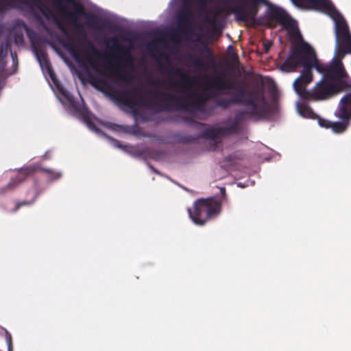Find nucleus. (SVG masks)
I'll use <instances>...</instances> for the list:
<instances>
[{
	"label": "nucleus",
	"mask_w": 351,
	"mask_h": 351,
	"mask_svg": "<svg viewBox=\"0 0 351 351\" xmlns=\"http://www.w3.org/2000/svg\"><path fill=\"white\" fill-rule=\"evenodd\" d=\"M301 66L303 69L293 82V88L303 99H328L347 85V75L342 62L335 60V64L328 65L317 62L313 51L306 43H300L291 50L280 69L289 73Z\"/></svg>",
	"instance_id": "nucleus-1"
},
{
	"label": "nucleus",
	"mask_w": 351,
	"mask_h": 351,
	"mask_svg": "<svg viewBox=\"0 0 351 351\" xmlns=\"http://www.w3.org/2000/svg\"><path fill=\"white\" fill-rule=\"evenodd\" d=\"M154 99L160 96L162 104L160 110H182L185 111H202L210 97V92L203 95H196L188 93L184 95H178L167 91H147Z\"/></svg>",
	"instance_id": "nucleus-2"
},
{
	"label": "nucleus",
	"mask_w": 351,
	"mask_h": 351,
	"mask_svg": "<svg viewBox=\"0 0 351 351\" xmlns=\"http://www.w3.org/2000/svg\"><path fill=\"white\" fill-rule=\"evenodd\" d=\"M221 206V200L216 197L199 198L194 202L193 208H188V213L194 223L204 226L220 214Z\"/></svg>",
	"instance_id": "nucleus-3"
},
{
	"label": "nucleus",
	"mask_w": 351,
	"mask_h": 351,
	"mask_svg": "<svg viewBox=\"0 0 351 351\" xmlns=\"http://www.w3.org/2000/svg\"><path fill=\"white\" fill-rule=\"evenodd\" d=\"M93 81L101 87L110 90V97L121 105L130 108L146 106L145 96L140 93V89L138 86H133L130 88H125L121 90H112L110 84L103 78L95 77Z\"/></svg>",
	"instance_id": "nucleus-4"
},
{
	"label": "nucleus",
	"mask_w": 351,
	"mask_h": 351,
	"mask_svg": "<svg viewBox=\"0 0 351 351\" xmlns=\"http://www.w3.org/2000/svg\"><path fill=\"white\" fill-rule=\"evenodd\" d=\"M21 3L28 5L31 9L33 10L32 5L36 7L47 19L53 16V19L55 21L56 25L60 32L66 36V38L63 45L68 49L72 56L77 60H80V52L76 47L75 43L73 42V38L69 33L67 29L64 25L58 20V19L53 15L51 10L42 0H23Z\"/></svg>",
	"instance_id": "nucleus-5"
},
{
	"label": "nucleus",
	"mask_w": 351,
	"mask_h": 351,
	"mask_svg": "<svg viewBox=\"0 0 351 351\" xmlns=\"http://www.w3.org/2000/svg\"><path fill=\"white\" fill-rule=\"evenodd\" d=\"M347 53H351V34L347 23L342 19L336 23L335 56L331 64L335 60L341 62Z\"/></svg>",
	"instance_id": "nucleus-6"
},
{
	"label": "nucleus",
	"mask_w": 351,
	"mask_h": 351,
	"mask_svg": "<svg viewBox=\"0 0 351 351\" xmlns=\"http://www.w3.org/2000/svg\"><path fill=\"white\" fill-rule=\"evenodd\" d=\"M233 90H236L237 94L232 97L239 98L240 100L239 102L236 104L250 106V114L252 116H261L266 112L264 109L260 108L257 104V101L265 103V97L263 90H253L247 93L245 89L240 86H234Z\"/></svg>",
	"instance_id": "nucleus-7"
},
{
	"label": "nucleus",
	"mask_w": 351,
	"mask_h": 351,
	"mask_svg": "<svg viewBox=\"0 0 351 351\" xmlns=\"http://www.w3.org/2000/svg\"><path fill=\"white\" fill-rule=\"evenodd\" d=\"M53 7L72 25L78 23L80 17L85 14L84 5L74 0H50Z\"/></svg>",
	"instance_id": "nucleus-8"
},
{
	"label": "nucleus",
	"mask_w": 351,
	"mask_h": 351,
	"mask_svg": "<svg viewBox=\"0 0 351 351\" xmlns=\"http://www.w3.org/2000/svg\"><path fill=\"white\" fill-rule=\"evenodd\" d=\"M245 114V112L240 111L236 114L234 120L230 125L206 128L202 132V136L206 138L215 140L220 137L238 134L241 131L239 123L243 119Z\"/></svg>",
	"instance_id": "nucleus-9"
},
{
	"label": "nucleus",
	"mask_w": 351,
	"mask_h": 351,
	"mask_svg": "<svg viewBox=\"0 0 351 351\" xmlns=\"http://www.w3.org/2000/svg\"><path fill=\"white\" fill-rule=\"evenodd\" d=\"M225 74L215 75L212 78H208L205 83V88L210 90V97L228 94L226 90H233L235 83L224 78Z\"/></svg>",
	"instance_id": "nucleus-10"
},
{
	"label": "nucleus",
	"mask_w": 351,
	"mask_h": 351,
	"mask_svg": "<svg viewBox=\"0 0 351 351\" xmlns=\"http://www.w3.org/2000/svg\"><path fill=\"white\" fill-rule=\"evenodd\" d=\"M160 69L161 70H165L170 75H178L180 77V80L169 79L167 81L169 88H180L182 92H185V90H189L191 88V79L189 75L186 74L181 69L175 67L171 64H168L167 66H165L163 64H160ZM165 82H166V81Z\"/></svg>",
	"instance_id": "nucleus-11"
},
{
	"label": "nucleus",
	"mask_w": 351,
	"mask_h": 351,
	"mask_svg": "<svg viewBox=\"0 0 351 351\" xmlns=\"http://www.w3.org/2000/svg\"><path fill=\"white\" fill-rule=\"evenodd\" d=\"M74 28L75 33L77 36L79 40H82L83 42L81 43L82 45H84V43H86L88 47V51L85 53V58L87 60L88 64L95 68V61L91 57V55H94L96 57H100L101 56L99 51L95 47L93 43L87 38L86 32L84 28V25L80 23H76L73 25Z\"/></svg>",
	"instance_id": "nucleus-12"
},
{
	"label": "nucleus",
	"mask_w": 351,
	"mask_h": 351,
	"mask_svg": "<svg viewBox=\"0 0 351 351\" xmlns=\"http://www.w3.org/2000/svg\"><path fill=\"white\" fill-rule=\"evenodd\" d=\"M35 171L34 167L29 166L21 168L14 178H12L9 183L4 187L0 189V193H5L8 191L16 189L21 182L27 179Z\"/></svg>",
	"instance_id": "nucleus-13"
},
{
	"label": "nucleus",
	"mask_w": 351,
	"mask_h": 351,
	"mask_svg": "<svg viewBox=\"0 0 351 351\" xmlns=\"http://www.w3.org/2000/svg\"><path fill=\"white\" fill-rule=\"evenodd\" d=\"M112 49L116 50L119 56L115 57V59L123 64V66L126 67H132L134 63V58L130 53V49L121 45L119 43L117 40L114 39L113 45L111 46Z\"/></svg>",
	"instance_id": "nucleus-14"
},
{
	"label": "nucleus",
	"mask_w": 351,
	"mask_h": 351,
	"mask_svg": "<svg viewBox=\"0 0 351 351\" xmlns=\"http://www.w3.org/2000/svg\"><path fill=\"white\" fill-rule=\"evenodd\" d=\"M269 17L281 24L285 29H289L293 27V23L289 14L282 9L271 6L269 10Z\"/></svg>",
	"instance_id": "nucleus-15"
},
{
	"label": "nucleus",
	"mask_w": 351,
	"mask_h": 351,
	"mask_svg": "<svg viewBox=\"0 0 351 351\" xmlns=\"http://www.w3.org/2000/svg\"><path fill=\"white\" fill-rule=\"evenodd\" d=\"M298 7L325 9L330 12L335 11V8L329 0H291Z\"/></svg>",
	"instance_id": "nucleus-16"
},
{
	"label": "nucleus",
	"mask_w": 351,
	"mask_h": 351,
	"mask_svg": "<svg viewBox=\"0 0 351 351\" xmlns=\"http://www.w3.org/2000/svg\"><path fill=\"white\" fill-rule=\"evenodd\" d=\"M193 12L189 9L182 10L178 16V31L186 32L193 20Z\"/></svg>",
	"instance_id": "nucleus-17"
},
{
	"label": "nucleus",
	"mask_w": 351,
	"mask_h": 351,
	"mask_svg": "<svg viewBox=\"0 0 351 351\" xmlns=\"http://www.w3.org/2000/svg\"><path fill=\"white\" fill-rule=\"evenodd\" d=\"M239 98L233 97H221L215 100V104L217 106L221 108L222 109H228L230 106L237 104L236 103L239 102Z\"/></svg>",
	"instance_id": "nucleus-18"
},
{
	"label": "nucleus",
	"mask_w": 351,
	"mask_h": 351,
	"mask_svg": "<svg viewBox=\"0 0 351 351\" xmlns=\"http://www.w3.org/2000/svg\"><path fill=\"white\" fill-rule=\"evenodd\" d=\"M187 64L191 65L197 69H207V64L199 57L195 56L192 54H189L187 56Z\"/></svg>",
	"instance_id": "nucleus-19"
},
{
	"label": "nucleus",
	"mask_w": 351,
	"mask_h": 351,
	"mask_svg": "<svg viewBox=\"0 0 351 351\" xmlns=\"http://www.w3.org/2000/svg\"><path fill=\"white\" fill-rule=\"evenodd\" d=\"M300 114L305 117L316 119L318 116L313 112V109L308 105L302 104L299 108Z\"/></svg>",
	"instance_id": "nucleus-20"
},
{
	"label": "nucleus",
	"mask_w": 351,
	"mask_h": 351,
	"mask_svg": "<svg viewBox=\"0 0 351 351\" xmlns=\"http://www.w3.org/2000/svg\"><path fill=\"white\" fill-rule=\"evenodd\" d=\"M114 74L118 80L123 81L127 85L130 84L134 79L133 75L128 71L121 72L119 71H115Z\"/></svg>",
	"instance_id": "nucleus-21"
},
{
	"label": "nucleus",
	"mask_w": 351,
	"mask_h": 351,
	"mask_svg": "<svg viewBox=\"0 0 351 351\" xmlns=\"http://www.w3.org/2000/svg\"><path fill=\"white\" fill-rule=\"evenodd\" d=\"M36 56L40 66L42 67L45 66L48 71L51 72V66L47 53L44 51H40L36 53Z\"/></svg>",
	"instance_id": "nucleus-22"
},
{
	"label": "nucleus",
	"mask_w": 351,
	"mask_h": 351,
	"mask_svg": "<svg viewBox=\"0 0 351 351\" xmlns=\"http://www.w3.org/2000/svg\"><path fill=\"white\" fill-rule=\"evenodd\" d=\"M223 12L222 9H218L216 12V14L213 15L206 14L204 19L205 23L209 24L213 27V29H216L217 24L218 22L217 14Z\"/></svg>",
	"instance_id": "nucleus-23"
},
{
	"label": "nucleus",
	"mask_w": 351,
	"mask_h": 351,
	"mask_svg": "<svg viewBox=\"0 0 351 351\" xmlns=\"http://www.w3.org/2000/svg\"><path fill=\"white\" fill-rule=\"evenodd\" d=\"M37 197H38V193H36L32 200L21 201V202H17L14 208L12 209V213L17 212L21 206H27L32 205L35 202L36 199H37Z\"/></svg>",
	"instance_id": "nucleus-24"
},
{
	"label": "nucleus",
	"mask_w": 351,
	"mask_h": 351,
	"mask_svg": "<svg viewBox=\"0 0 351 351\" xmlns=\"http://www.w3.org/2000/svg\"><path fill=\"white\" fill-rule=\"evenodd\" d=\"M42 171L45 173H49V178L51 181L56 180L60 178L62 176V173L60 172L55 171L50 169L43 168V169H42Z\"/></svg>",
	"instance_id": "nucleus-25"
},
{
	"label": "nucleus",
	"mask_w": 351,
	"mask_h": 351,
	"mask_svg": "<svg viewBox=\"0 0 351 351\" xmlns=\"http://www.w3.org/2000/svg\"><path fill=\"white\" fill-rule=\"evenodd\" d=\"M9 7H13L11 0H0V12H4Z\"/></svg>",
	"instance_id": "nucleus-26"
},
{
	"label": "nucleus",
	"mask_w": 351,
	"mask_h": 351,
	"mask_svg": "<svg viewBox=\"0 0 351 351\" xmlns=\"http://www.w3.org/2000/svg\"><path fill=\"white\" fill-rule=\"evenodd\" d=\"M15 43L23 45L24 43L23 35L21 32H16L14 35Z\"/></svg>",
	"instance_id": "nucleus-27"
},
{
	"label": "nucleus",
	"mask_w": 351,
	"mask_h": 351,
	"mask_svg": "<svg viewBox=\"0 0 351 351\" xmlns=\"http://www.w3.org/2000/svg\"><path fill=\"white\" fill-rule=\"evenodd\" d=\"M201 53H206L207 58L209 59L213 58V54L210 49V48L208 47V45H205L202 49L199 50Z\"/></svg>",
	"instance_id": "nucleus-28"
},
{
	"label": "nucleus",
	"mask_w": 351,
	"mask_h": 351,
	"mask_svg": "<svg viewBox=\"0 0 351 351\" xmlns=\"http://www.w3.org/2000/svg\"><path fill=\"white\" fill-rule=\"evenodd\" d=\"M317 119H318V122L320 126L326 128H328L330 127V122H329L328 121L322 119L319 116L318 117H317Z\"/></svg>",
	"instance_id": "nucleus-29"
},
{
	"label": "nucleus",
	"mask_w": 351,
	"mask_h": 351,
	"mask_svg": "<svg viewBox=\"0 0 351 351\" xmlns=\"http://www.w3.org/2000/svg\"><path fill=\"white\" fill-rule=\"evenodd\" d=\"M170 38L172 40L176 41L178 40V31L172 30L170 33Z\"/></svg>",
	"instance_id": "nucleus-30"
},
{
	"label": "nucleus",
	"mask_w": 351,
	"mask_h": 351,
	"mask_svg": "<svg viewBox=\"0 0 351 351\" xmlns=\"http://www.w3.org/2000/svg\"><path fill=\"white\" fill-rule=\"evenodd\" d=\"M263 45H264L265 52L267 53L271 48V43H270V42L265 43Z\"/></svg>",
	"instance_id": "nucleus-31"
},
{
	"label": "nucleus",
	"mask_w": 351,
	"mask_h": 351,
	"mask_svg": "<svg viewBox=\"0 0 351 351\" xmlns=\"http://www.w3.org/2000/svg\"><path fill=\"white\" fill-rule=\"evenodd\" d=\"M149 82H150V84H153V85H154V86H158V85H160V81H159V80H152V79H151V80H149Z\"/></svg>",
	"instance_id": "nucleus-32"
},
{
	"label": "nucleus",
	"mask_w": 351,
	"mask_h": 351,
	"mask_svg": "<svg viewBox=\"0 0 351 351\" xmlns=\"http://www.w3.org/2000/svg\"><path fill=\"white\" fill-rule=\"evenodd\" d=\"M84 118L85 121L87 123V124L89 126H90L93 124L88 116L86 115V116H84Z\"/></svg>",
	"instance_id": "nucleus-33"
},
{
	"label": "nucleus",
	"mask_w": 351,
	"mask_h": 351,
	"mask_svg": "<svg viewBox=\"0 0 351 351\" xmlns=\"http://www.w3.org/2000/svg\"><path fill=\"white\" fill-rule=\"evenodd\" d=\"M221 193L223 195H225V193H226V189L225 188H221Z\"/></svg>",
	"instance_id": "nucleus-34"
},
{
	"label": "nucleus",
	"mask_w": 351,
	"mask_h": 351,
	"mask_svg": "<svg viewBox=\"0 0 351 351\" xmlns=\"http://www.w3.org/2000/svg\"><path fill=\"white\" fill-rule=\"evenodd\" d=\"M49 75H51V80H53V77H52V75H51V73H52V71L51 70V72L48 71Z\"/></svg>",
	"instance_id": "nucleus-35"
},
{
	"label": "nucleus",
	"mask_w": 351,
	"mask_h": 351,
	"mask_svg": "<svg viewBox=\"0 0 351 351\" xmlns=\"http://www.w3.org/2000/svg\"><path fill=\"white\" fill-rule=\"evenodd\" d=\"M36 18L37 19H38V20H40V17L38 15H36Z\"/></svg>",
	"instance_id": "nucleus-36"
},
{
	"label": "nucleus",
	"mask_w": 351,
	"mask_h": 351,
	"mask_svg": "<svg viewBox=\"0 0 351 351\" xmlns=\"http://www.w3.org/2000/svg\"><path fill=\"white\" fill-rule=\"evenodd\" d=\"M92 18H93V19H97V18L95 16H94V15H93V16H92Z\"/></svg>",
	"instance_id": "nucleus-37"
},
{
	"label": "nucleus",
	"mask_w": 351,
	"mask_h": 351,
	"mask_svg": "<svg viewBox=\"0 0 351 351\" xmlns=\"http://www.w3.org/2000/svg\"><path fill=\"white\" fill-rule=\"evenodd\" d=\"M230 160V156L229 157H226V160Z\"/></svg>",
	"instance_id": "nucleus-38"
}]
</instances>
